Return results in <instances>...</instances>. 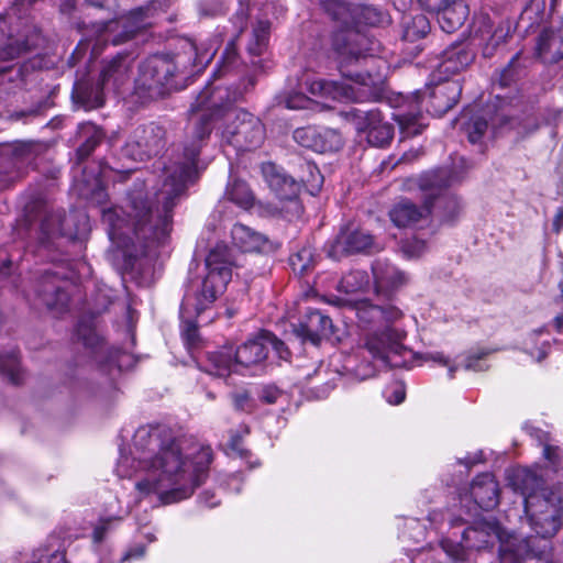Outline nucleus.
<instances>
[{
  "label": "nucleus",
  "instance_id": "f257e3e1",
  "mask_svg": "<svg viewBox=\"0 0 563 563\" xmlns=\"http://www.w3.org/2000/svg\"><path fill=\"white\" fill-rule=\"evenodd\" d=\"M254 85L253 77L244 90L208 82L190 107L181 152L164 167L153 195L146 191L144 180L136 179L122 206L102 210L109 239L128 256H155L156 250L167 243L173 210L188 183L198 177L199 154L211 135L214 120L225 118L222 141L236 151H251L263 143L265 128L261 120L243 109H230Z\"/></svg>",
  "mask_w": 563,
  "mask_h": 563
},
{
  "label": "nucleus",
  "instance_id": "f03ea898",
  "mask_svg": "<svg viewBox=\"0 0 563 563\" xmlns=\"http://www.w3.org/2000/svg\"><path fill=\"white\" fill-rule=\"evenodd\" d=\"M212 460L209 445L185 453L169 428L142 426L133 435L132 456L121 454L117 473L120 477L140 474L136 490L168 505L189 498L205 483Z\"/></svg>",
  "mask_w": 563,
  "mask_h": 563
},
{
  "label": "nucleus",
  "instance_id": "7ed1b4c3",
  "mask_svg": "<svg viewBox=\"0 0 563 563\" xmlns=\"http://www.w3.org/2000/svg\"><path fill=\"white\" fill-rule=\"evenodd\" d=\"M368 40L353 30H341L332 36V52L341 75L352 82L317 79L310 82L312 95L342 102H375L385 93L386 80L380 73H361L354 67L366 63L372 56Z\"/></svg>",
  "mask_w": 563,
  "mask_h": 563
},
{
  "label": "nucleus",
  "instance_id": "20e7f679",
  "mask_svg": "<svg viewBox=\"0 0 563 563\" xmlns=\"http://www.w3.org/2000/svg\"><path fill=\"white\" fill-rule=\"evenodd\" d=\"M328 302L354 311L362 328H374L364 336V347L373 358L385 365H398L391 362L390 354H400L405 350L401 344L405 332L393 327L402 318V311L396 305L390 301L372 303L368 299L350 300L334 295L328 298Z\"/></svg>",
  "mask_w": 563,
  "mask_h": 563
},
{
  "label": "nucleus",
  "instance_id": "39448f33",
  "mask_svg": "<svg viewBox=\"0 0 563 563\" xmlns=\"http://www.w3.org/2000/svg\"><path fill=\"white\" fill-rule=\"evenodd\" d=\"M234 265L232 250L225 244H217L206 258L207 274L200 284L199 290L197 289L196 297L192 298L188 292L184 296L180 305L181 335L189 349L198 344L199 332L197 323L186 319L185 316L190 314V310L194 308L199 317L218 296L223 294L232 277Z\"/></svg>",
  "mask_w": 563,
  "mask_h": 563
},
{
  "label": "nucleus",
  "instance_id": "423d86ee",
  "mask_svg": "<svg viewBox=\"0 0 563 563\" xmlns=\"http://www.w3.org/2000/svg\"><path fill=\"white\" fill-rule=\"evenodd\" d=\"M212 55L208 49L199 52L190 40L185 41L181 51L173 55H153L140 65L135 92L145 99L163 97L175 87L174 78L178 74L186 73L191 66L209 63Z\"/></svg>",
  "mask_w": 563,
  "mask_h": 563
},
{
  "label": "nucleus",
  "instance_id": "0eeeda50",
  "mask_svg": "<svg viewBox=\"0 0 563 563\" xmlns=\"http://www.w3.org/2000/svg\"><path fill=\"white\" fill-rule=\"evenodd\" d=\"M464 540L476 549L494 548L498 544L501 562L522 558L525 563H554L550 543L539 538H520L506 531L496 521H483L465 530Z\"/></svg>",
  "mask_w": 563,
  "mask_h": 563
},
{
  "label": "nucleus",
  "instance_id": "6e6552de",
  "mask_svg": "<svg viewBox=\"0 0 563 563\" xmlns=\"http://www.w3.org/2000/svg\"><path fill=\"white\" fill-rule=\"evenodd\" d=\"M133 67L134 57L128 53L102 59L97 81L78 80L74 93L86 108H99L104 103L106 93H120L129 87Z\"/></svg>",
  "mask_w": 563,
  "mask_h": 563
},
{
  "label": "nucleus",
  "instance_id": "1a4fd4ad",
  "mask_svg": "<svg viewBox=\"0 0 563 563\" xmlns=\"http://www.w3.org/2000/svg\"><path fill=\"white\" fill-rule=\"evenodd\" d=\"M173 0H151L145 5L135 8L129 13L107 22H95L91 31L97 36V43L92 47V54H98L100 42H111L113 45L123 44L141 31L151 26L156 19L166 13Z\"/></svg>",
  "mask_w": 563,
  "mask_h": 563
},
{
  "label": "nucleus",
  "instance_id": "9d476101",
  "mask_svg": "<svg viewBox=\"0 0 563 563\" xmlns=\"http://www.w3.org/2000/svg\"><path fill=\"white\" fill-rule=\"evenodd\" d=\"M445 184L443 173H422L417 177H410L405 181L406 190L417 194L422 200L417 206L411 200L404 198L396 202L389 210L390 221L397 228H412L422 220L428 219L433 211L432 197Z\"/></svg>",
  "mask_w": 563,
  "mask_h": 563
},
{
  "label": "nucleus",
  "instance_id": "9b49d317",
  "mask_svg": "<svg viewBox=\"0 0 563 563\" xmlns=\"http://www.w3.org/2000/svg\"><path fill=\"white\" fill-rule=\"evenodd\" d=\"M525 511L536 536L529 538L544 539L550 543L551 558L553 547L551 538L559 531L563 516V483L541 488L526 497Z\"/></svg>",
  "mask_w": 563,
  "mask_h": 563
},
{
  "label": "nucleus",
  "instance_id": "f8f14e48",
  "mask_svg": "<svg viewBox=\"0 0 563 563\" xmlns=\"http://www.w3.org/2000/svg\"><path fill=\"white\" fill-rule=\"evenodd\" d=\"M77 336L85 347L90 350L100 371L111 377L129 368L133 363L132 356L129 353L117 347H109L96 332V328L84 320H80L77 325Z\"/></svg>",
  "mask_w": 563,
  "mask_h": 563
},
{
  "label": "nucleus",
  "instance_id": "ddd939ff",
  "mask_svg": "<svg viewBox=\"0 0 563 563\" xmlns=\"http://www.w3.org/2000/svg\"><path fill=\"white\" fill-rule=\"evenodd\" d=\"M164 146L165 130L158 124L148 123L134 129L121 153L134 162H143L159 154Z\"/></svg>",
  "mask_w": 563,
  "mask_h": 563
},
{
  "label": "nucleus",
  "instance_id": "4468645a",
  "mask_svg": "<svg viewBox=\"0 0 563 563\" xmlns=\"http://www.w3.org/2000/svg\"><path fill=\"white\" fill-rule=\"evenodd\" d=\"M355 129L366 133L367 142L372 146L384 147L390 143L394 136V126L384 120L378 109L362 111L354 109L350 112Z\"/></svg>",
  "mask_w": 563,
  "mask_h": 563
},
{
  "label": "nucleus",
  "instance_id": "2eb2a0df",
  "mask_svg": "<svg viewBox=\"0 0 563 563\" xmlns=\"http://www.w3.org/2000/svg\"><path fill=\"white\" fill-rule=\"evenodd\" d=\"M420 5L438 14V23L445 33L460 29L468 16L470 10L464 0H418Z\"/></svg>",
  "mask_w": 563,
  "mask_h": 563
},
{
  "label": "nucleus",
  "instance_id": "dca6fc26",
  "mask_svg": "<svg viewBox=\"0 0 563 563\" xmlns=\"http://www.w3.org/2000/svg\"><path fill=\"white\" fill-rule=\"evenodd\" d=\"M332 328L333 323L329 316L318 309L308 308L299 323L294 325V332L303 341L318 345L332 334Z\"/></svg>",
  "mask_w": 563,
  "mask_h": 563
},
{
  "label": "nucleus",
  "instance_id": "f3484780",
  "mask_svg": "<svg viewBox=\"0 0 563 563\" xmlns=\"http://www.w3.org/2000/svg\"><path fill=\"white\" fill-rule=\"evenodd\" d=\"M65 282L56 273L46 271L37 282L36 292L47 309L56 312L66 310L69 302V294L66 291Z\"/></svg>",
  "mask_w": 563,
  "mask_h": 563
},
{
  "label": "nucleus",
  "instance_id": "a211bd4d",
  "mask_svg": "<svg viewBox=\"0 0 563 563\" xmlns=\"http://www.w3.org/2000/svg\"><path fill=\"white\" fill-rule=\"evenodd\" d=\"M423 98L420 91H416L411 99L401 97L402 103L397 106V110L393 113V119L399 124L405 136L418 135L424 128L420 104Z\"/></svg>",
  "mask_w": 563,
  "mask_h": 563
},
{
  "label": "nucleus",
  "instance_id": "6ab92c4d",
  "mask_svg": "<svg viewBox=\"0 0 563 563\" xmlns=\"http://www.w3.org/2000/svg\"><path fill=\"white\" fill-rule=\"evenodd\" d=\"M373 243V236L368 232L346 227L332 242L329 255L338 258L344 254L365 252L372 247Z\"/></svg>",
  "mask_w": 563,
  "mask_h": 563
},
{
  "label": "nucleus",
  "instance_id": "aec40b11",
  "mask_svg": "<svg viewBox=\"0 0 563 563\" xmlns=\"http://www.w3.org/2000/svg\"><path fill=\"white\" fill-rule=\"evenodd\" d=\"M462 86L459 80H443L429 91L427 110L434 115H443L459 101Z\"/></svg>",
  "mask_w": 563,
  "mask_h": 563
},
{
  "label": "nucleus",
  "instance_id": "412c9836",
  "mask_svg": "<svg viewBox=\"0 0 563 563\" xmlns=\"http://www.w3.org/2000/svg\"><path fill=\"white\" fill-rule=\"evenodd\" d=\"M428 173H443L445 176V184L432 197V214L442 223L454 222L460 216L462 207L457 197L446 191L451 183L449 170L445 168H437Z\"/></svg>",
  "mask_w": 563,
  "mask_h": 563
},
{
  "label": "nucleus",
  "instance_id": "4be33fe9",
  "mask_svg": "<svg viewBox=\"0 0 563 563\" xmlns=\"http://www.w3.org/2000/svg\"><path fill=\"white\" fill-rule=\"evenodd\" d=\"M377 294L388 296L390 291L407 283V276L386 260H376L372 266Z\"/></svg>",
  "mask_w": 563,
  "mask_h": 563
},
{
  "label": "nucleus",
  "instance_id": "5701e85b",
  "mask_svg": "<svg viewBox=\"0 0 563 563\" xmlns=\"http://www.w3.org/2000/svg\"><path fill=\"white\" fill-rule=\"evenodd\" d=\"M474 51L465 43H455L443 51L438 65L440 74L450 76L466 69L474 60Z\"/></svg>",
  "mask_w": 563,
  "mask_h": 563
},
{
  "label": "nucleus",
  "instance_id": "b1692460",
  "mask_svg": "<svg viewBox=\"0 0 563 563\" xmlns=\"http://www.w3.org/2000/svg\"><path fill=\"white\" fill-rule=\"evenodd\" d=\"M474 503L484 510L494 509L499 503V487L490 473L476 476L470 488Z\"/></svg>",
  "mask_w": 563,
  "mask_h": 563
},
{
  "label": "nucleus",
  "instance_id": "393cba45",
  "mask_svg": "<svg viewBox=\"0 0 563 563\" xmlns=\"http://www.w3.org/2000/svg\"><path fill=\"white\" fill-rule=\"evenodd\" d=\"M263 174L267 184L280 199L290 200L300 191V181L294 176L278 169L274 164L263 166Z\"/></svg>",
  "mask_w": 563,
  "mask_h": 563
},
{
  "label": "nucleus",
  "instance_id": "a878e982",
  "mask_svg": "<svg viewBox=\"0 0 563 563\" xmlns=\"http://www.w3.org/2000/svg\"><path fill=\"white\" fill-rule=\"evenodd\" d=\"M538 56L543 63L554 64L563 58V26L541 32L537 43Z\"/></svg>",
  "mask_w": 563,
  "mask_h": 563
},
{
  "label": "nucleus",
  "instance_id": "bb28decb",
  "mask_svg": "<svg viewBox=\"0 0 563 563\" xmlns=\"http://www.w3.org/2000/svg\"><path fill=\"white\" fill-rule=\"evenodd\" d=\"M234 245L243 252H266L272 249V243L262 233L242 223H235L231 230Z\"/></svg>",
  "mask_w": 563,
  "mask_h": 563
},
{
  "label": "nucleus",
  "instance_id": "cd10ccee",
  "mask_svg": "<svg viewBox=\"0 0 563 563\" xmlns=\"http://www.w3.org/2000/svg\"><path fill=\"white\" fill-rule=\"evenodd\" d=\"M268 346L263 339V334L256 339L249 340L234 351L235 365L240 367H250L257 365L266 360Z\"/></svg>",
  "mask_w": 563,
  "mask_h": 563
},
{
  "label": "nucleus",
  "instance_id": "c85d7f7f",
  "mask_svg": "<svg viewBox=\"0 0 563 563\" xmlns=\"http://www.w3.org/2000/svg\"><path fill=\"white\" fill-rule=\"evenodd\" d=\"M233 371L239 372L232 346H224L222 350L208 354L207 372L211 375L225 377Z\"/></svg>",
  "mask_w": 563,
  "mask_h": 563
},
{
  "label": "nucleus",
  "instance_id": "c756f323",
  "mask_svg": "<svg viewBox=\"0 0 563 563\" xmlns=\"http://www.w3.org/2000/svg\"><path fill=\"white\" fill-rule=\"evenodd\" d=\"M540 126L538 118L533 113L526 114L522 118L504 117L500 119V129L512 131L517 140H521L536 132Z\"/></svg>",
  "mask_w": 563,
  "mask_h": 563
},
{
  "label": "nucleus",
  "instance_id": "7c9ffc66",
  "mask_svg": "<svg viewBox=\"0 0 563 563\" xmlns=\"http://www.w3.org/2000/svg\"><path fill=\"white\" fill-rule=\"evenodd\" d=\"M29 563H67L58 538L51 537L45 544L35 549Z\"/></svg>",
  "mask_w": 563,
  "mask_h": 563
},
{
  "label": "nucleus",
  "instance_id": "2f4dec72",
  "mask_svg": "<svg viewBox=\"0 0 563 563\" xmlns=\"http://www.w3.org/2000/svg\"><path fill=\"white\" fill-rule=\"evenodd\" d=\"M78 134L79 137L82 139V143L77 150V154L80 158L88 157L104 137L103 131L90 122L79 124Z\"/></svg>",
  "mask_w": 563,
  "mask_h": 563
},
{
  "label": "nucleus",
  "instance_id": "473e14b6",
  "mask_svg": "<svg viewBox=\"0 0 563 563\" xmlns=\"http://www.w3.org/2000/svg\"><path fill=\"white\" fill-rule=\"evenodd\" d=\"M430 31V24L426 15L416 14L410 18L404 19L402 24V41L415 43L423 38Z\"/></svg>",
  "mask_w": 563,
  "mask_h": 563
},
{
  "label": "nucleus",
  "instance_id": "72a5a7b5",
  "mask_svg": "<svg viewBox=\"0 0 563 563\" xmlns=\"http://www.w3.org/2000/svg\"><path fill=\"white\" fill-rule=\"evenodd\" d=\"M542 478L533 471L523 468L514 475V486L520 490L526 501V497L531 493H539L542 487Z\"/></svg>",
  "mask_w": 563,
  "mask_h": 563
},
{
  "label": "nucleus",
  "instance_id": "f704fd0d",
  "mask_svg": "<svg viewBox=\"0 0 563 563\" xmlns=\"http://www.w3.org/2000/svg\"><path fill=\"white\" fill-rule=\"evenodd\" d=\"M225 196L230 201L242 209H250L254 203V196L246 183L234 180L227 187Z\"/></svg>",
  "mask_w": 563,
  "mask_h": 563
},
{
  "label": "nucleus",
  "instance_id": "c9c22d12",
  "mask_svg": "<svg viewBox=\"0 0 563 563\" xmlns=\"http://www.w3.org/2000/svg\"><path fill=\"white\" fill-rule=\"evenodd\" d=\"M269 38V24L260 21L252 31L250 42L247 44V52L251 56H261L268 44Z\"/></svg>",
  "mask_w": 563,
  "mask_h": 563
},
{
  "label": "nucleus",
  "instance_id": "e433bc0d",
  "mask_svg": "<svg viewBox=\"0 0 563 563\" xmlns=\"http://www.w3.org/2000/svg\"><path fill=\"white\" fill-rule=\"evenodd\" d=\"M317 153H332L339 151L343 146L341 134L330 128L318 126Z\"/></svg>",
  "mask_w": 563,
  "mask_h": 563
},
{
  "label": "nucleus",
  "instance_id": "4c0bfd02",
  "mask_svg": "<svg viewBox=\"0 0 563 563\" xmlns=\"http://www.w3.org/2000/svg\"><path fill=\"white\" fill-rule=\"evenodd\" d=\"M466 117L467 113L464 112L460 119L461 125L467 134L468 141L473 144L478 143L487 131L488 123L486 119L479 114H474L470 117L467 121H464Z\"/></svg>",
  "mask_w": 563,
  "mask_h": 563
},
{
  "label": "nucleus",
  "instance_id": "58836bf2",
  "mask_svg": "<svg viewBox=\"0 0 563 563\" xmlns=\"http://www.w3.org/2000/svg\"><path fill=\"white\" fill-rule=\"evenodd\" d=\"M368 285V276L364 271H351L338 283L336 289L344 294H355Z\"/></svg>",
  "mask_w": 563,
  "mask_h": 563
},
{
  "label": "nucleus",
  "instance_id": "ea45409f",
  "mask_svg": "<svg viewBox=\"0 0 563 563\" xmlns=\"http://www.w3.org/2000/svg\"><path fill=\"white\" fill-rule=\"evenodd\" d=\"M45 151V144L37 141H21L13 145L12 155L21 163H31Z\"/></svg>",
  "mask_w": 563,
  "mask_h": 563
},
{
  "label": "nucleus",
  "instance_id": "a19ab883",
  "mask_svg": "<svg viewBox=\"0 0 563 563\" xmlns=\"http://www.w3.org/2000/svg\"><path fill=\"white\" fill-rule=\"evenodd\" d=\"M0 373L5 375L9 380L19 385L22 382V372L19 364L18 352L10 351L7 354H0Z\"/></svg>",
  "mask_w": 563,
  "mask_h": 563
},
{
  "label": "nucleus",
  "instance_id": "79ce46f5",
  "mask_svg": "<svg viewBox=\"0 0 563 563\" xmlns=\"http://www.w3.org/2000/svg\"><path fill=\"white\" fill-rule=\"evenodd\" d=\"M360 22L369 26H385L389 24V14L375 5H362L357 13Z\"/></svg>",
  "mask_w": 563,
  "mask_h": 563
},
{
  "label": "nucleus",
  "instance_id": "37998d69",
  "mask_svg": "<svg viewBox=\"0 0 563 563\" xmlns=\"http://www.w3.org/2000/svg\"><path fill=\"white\" fill-rule=\"evenodd\" d=\"M525 69L520 64L519 54H516L508 65L500 71L498 85L500 87H509L523 76Z\"/></svg>",
  "mask_w": 563,
  "mask_h": 563
},
{
  "label": "nucleus",
  "instance_id": "c03bdc74",
  "mask_svg": "<svg viewBox=\"0 0 563 563\" xmlns=\"http://www.w3.org/2000/svg\"><path fill=\"white\" fill-rule=\"evenodd\" d=\"M292 271L298 275L306 274L313 264V252L311 247H302L289 257Z\"/></svg>",
  "mask_w": 563,
  "mask_h": 563
},
{
  "label": "nucleus",
  "instance_id": "a18cd8bd",
  "mask_svg": "<svg viewBox=\"0 0 563 563\" xmlns=\"http://www.w3.org/2000/svg\"><path fill=\"white\" fill-rule=\"evenodd\" d=\"M300 168L302 174L297 177V180L300 181V187L306 185L311 189L318 190L322 183V176L318 167L310 162H303L300 164Z\"/></svg>",
  "mask_w": 563,
  "mask_h": 563
},
{
  "label": "nucleus",
  "instance_id": "49530a36",
  "mask_svg": "<svg viewBox=\"0 0 563 563\" xmlns=\"http://www.w3.org/2000/svg\"><path fill=\"white\" fill-rule=\"evenodd\" d=\"M238 59L235 38H233L225 47L221 60L219 63V67L213 71V79H218L224 75H227Z\"/></svg>",
  "mask_w": 563,
  "mask_h": 563
},
{
  "label": "nucleus",
  "instance_id": "de8ad7c7",
  "mask_svg": "<svg viewBox=\"0 0 563 563\" xmlns=\"http://www.w3.org/2000/svg\"><path fill=\"white\" fill-rule=\"evenodd\" d=\"M318 126L309 125L294 131V140L302 147L317 152Z\"/></svg>",
  "mask_w": 563,
  "mask_h": 563
},
{
  "label": "nucleus",
  "instance_id": "09e8293b",
  "mask_svg": "<svg viewBox=\"0 0 563 563\" xmlns=\"http://www.w3.org/2000/svg\"><path fill=\"white\" fill-rule=\"evenodd\" d=\"M41 230L47 238L60 234L62 232V214L51 212L45 216L41 222Z\"/></svg>",
  "mask_w": 563,
  "mask_h": 563
},
{
  "label": "nucleus",
  "instance_id": "8fccbe9b",
  "mask_svg": "<svg viewBox=\"0 0 563 563\" xmlns=\"http://www.w3.org/2000/svg\"><path fill=\"white\" fill-rule=\"evenodd\" d=\"M198 11L201 16L214 18L225 12L222 0H201L198 3Z\"/></svg>",
  "mask_w": 563,
  "mask_h": 563
},
{
  "label": "nucleus",
  "instance_id": "3c124183",
  "mask_svg": "<svg viewBox=\"0 0 563 563\" xmlns=\"http://www.w3.org/2000/svg\"><path fill=\"white\" fill-rule=\"evenodd\" d=\"M121 520L120 517L101 518L92 531V540L95 543H100L106 538L107 533Z\"/></svg>",
  "mask_w": 563,
  "mask_h": 563
},
{
  "label": "nucleus",
  "instance_id": "603ef678",
  "mask_svg": "<svg viewBox=\"0 0 563 563\" xmlns=\"http://www.w3.org/2000/svg\"><path fill=\"white\" fill-rule=\"evenodd\" d=\"M320 5L333 20L343 19L347 12V7L342 0H320Z\"/></svg>",
  "mask_w": 563,
  "mask_h": 563
},
{
  "label": "nucleus",
  "instance_id": "864d4df0",
  "mask_svg": "<svg viewBox=\"0 0 563 563\" xmlns=\"http://www.w3.org/2000/svg\"><path fill=\"white\" fill-rule=\"evenodd\" d=\"M263 339H264L265 343L267 344L268 350L269 349L275 350L280 358L287 360V357L289 355V351L285 346L283 341L278 340L275 335H273L269 332L264 333Z\"/></svg>",
  "mask_w": 563,
  "mask_h": 563
},
{
  "label": "nucleus",
  "instance_id": "5fc2aeb1",
  "mask_svg": "<svg viewBox=\"0 0 563 563\" xmlns=\"http://www.w3.org/2000/svg\"><path fill=\"white\" fill-rule=\"evenodd\" d=\"M233 405L236 410L251 412L254 409L253 399L246 391H239L232 395Z\"/></svg>",
  "mask_w": 563,
  "mask_h": 563
},
{
  "label": "nucleus",
  "instance_id": "6e6d98bb",
  "mask_svg": "<svg viewBox=\"0 0 563 563\" xmlns=\"http://www.w3.org/2000/svg\"><path fill=\"white\" fill-rule=\"evenodd\" d=\"M282 396V390L274 385L263 386L260 390L258 398L261 401L272 405Z\"/></svg>",
  "mask_w": 563,
  "mask_h": 563
},
{
  "label": "nucleus",
  "instance_id": "4d7b16f0",
  "mask_svg": "<svg viewBox=\"0 0 563 563\" xmlns=\"http://www.w3.org/2000/svg\"><path fill=\"white\" fill-rule=\"evenodd\" d=\"M485 355H487V352H482L478 355L467 356L464 361L463 367L466 371H475V372L484 371L485 367L482 364V360Z\"/></svg>",
  "mask_w": 563,
  "mask_h": 563
},
{
  "label": "nucleus",
  "instance_id": "13d9d810",
  "mask_svg": "<svg viewBox=\"0 0 563 563\" xmlns=\"http://www.w3.org/2000/svg\"><path fill=\"white\" fill-rule=\"evenodd\" d=\"M91 7L103 9L117 16L118 14V0H84Z\"/></svg>",
  "mask_w": 563,
  "mask_h": 563
},
{
  "label": "nucleus",
  "instance_id": "bf43d9fd",
  "mask_svg": "<svg viewBox=\"0 0 563 563\" xmlns=\"http://www.w3.org/2000/svg\"><path fill=\"white\" fill-rule=\"evenodd\" d=\"M308 101L309 100L305 96L297 93L294 96H289L285 100V106H286V108L292 109V110L305 109L307 107Z\"/></svg>",
  "mask_w": 563,
  "mask_h": 563
},
{
  "label": "nucleus",
  "instance_id": "052dcab7",
  "mask_svg": "<svg viewBox=\"0 0 563 563\" xmlns=\"http://www.w3.org/2000/svg\"><path fill=\"white\" fill-rule=\"evenodd\" d=\"M561 453L562 451L560 450V448L544 443L543 456L551 463L559 464L561 460Z\"/></svg>",
  "mask_w": 563,
  "mask_h": 563
},
{
  "label": "nucleus",
  "instance_id": "680f3d73",
  "mask_svg": "<svg viewBox=\"0 0 563 563\" xmlns=\"http://www.w3.org/2000/svg\"><path fill=\"white\" fill-rule=\"evenodd\" d=\"M375 373L376 368L372 363L360 364L355 368V375L362 380L375 376Z\"/></svg>",
  "mask_w": 563,
  "mask_h": 563
},
{
  "label": "nucleus",
  "instance_id": "e2e57ef3",
  "mask_svg": "<svg viewBox=\"0 0 563 563\" xmlns=\"http://www.w3.org/2000/svg\"><path fill=\"white\" fill-rule=\"evenodd\" d=\"M404 249L410 256H419L424 251L426 243L423 241L416 240L411 243H407Z\"/></svg>",
  "mask_w": 563,
  "mask_h": 563
},
{
  "label": "nucleus",
  "instance_id": "0e129e2a",
  "mask_svg": "<svg viewBox=\"0 0 563 563\" xmlns=\"http://www.w3.org/2000/svg\"><path fill=\"white\" fill-rule=\"evenodd\" d=\"M11 257L5 255V251L0 250V276H8L10 273Z\"/></svg>",
  "mask_w": 563,
  "mask_h": 563
},
{
  "label": "nucleus",
  "instance_id": "69168bd1",
  "mask_svg": "<svg viewBox=\"0 0 563 563\" xmlns=\"http://www.w3.org/2000/svg\"><path fill=\"white\" fill-rule=\"evenodd\" d=\"M145 553V547L144 545H136L132 549H130L126 554L123 556L122 561L130 560L132 558H142Z\"/></svg>",
  "mask_w": 563,
  "mask_h": 563
},
{
  "label": "nucleus",
  "instance_id": "338daca9",
  "mask_svg": "<svg viewBox=\"0 0 563 563\" xmlns=\"http://www.w3.org/2000/svg\"><path fill=\"white\" fill-rule=\"evenodd\" d=\"M214 499H216V496L210 492H203L199 496L200 503L205 504L207 507H210V508H212L219 504V500H214Z\"/></svg>",
  "mask_w": 563,
  "mask_h": 563
},
{
  "label": "nucleus",
  "instance_id": "774afa93",
  "mask_svg": "<svg viewBox=\"0 0 563 563\" xmlns=\"http://www.w3.org/2000/svg\"><path fill=\"white\" fill-rule=\"evenodd\" d=\"M563 229V208H560L553 220V230L558 233Z\"/></svg>",
  "mask_w": 563,
  "mask_h": 563
}]
</instances>
